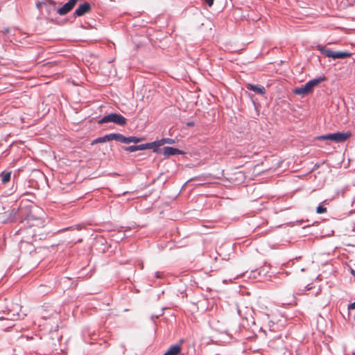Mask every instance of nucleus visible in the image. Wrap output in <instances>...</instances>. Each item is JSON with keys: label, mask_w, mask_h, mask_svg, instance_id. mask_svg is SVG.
<instances>
[{"label": "nucleus", "mask_w": 355, "mask_h": 355, "mask_svg": "<svg viewBox=\"0 0 355 355\" xmlns=\"http://www.w3.org/2000/svg\"><path fill=\"white\" fill-rule=\"evenodd\" d=\"M21 308L18 304L8 302L6 305V310H3L6 316H0V321H5V324L0 325L2 329H8L14 326L13 322L19 319Z\"/></svg>", "instance_id": "obj_1"}, {"label": "nucleus", "mask_w": 355, "mask_h": 355, "mask_svg": "<svg viewBox=\"0 0 355 355\" xmlns=\"http://www.w3.org/2000/svg\"><path fill=\"white\" fill-rule=\"evenodd\" d=\"M317 49L323 55L328 58L336 59H345L349 58L352 53L349 52L334 51L329 49H327L323 46H317Z\"/></svg>", "instance_id": "obj_2"}, {"label": "nucleus", "mask_w": 355, "mask_h": 355, "mask_svg": "<svg viewBox=\"0 0 355 355\" xmlns=\"http://www.w3.org/2000/svg\"><path fill=\"white\" fill-rule=\"evenodd\" d=\"M110 122L114 123L119 125H125L127 123V120L120 114L111 113L107 116H103L101 120L98 121L99 124Z\"/></svg>", "instance_id": "obj_3"}, {"label": "nucleus", "mask_w": 355, "mask_h": 355, "mask_svg": "<svg viewBox=\"0 0 355 355\" xmlns=\"http://www.w3.org/2000/svg\"><path fill=\"white\" fill-rule=\"evenodd\" d=\"M239 313L245 321V324L248 327H250L255 324L254 311L252 308L245 307L243 309H239Z\"/></svg>", "instance_id": "obj_4"}, {"label": "nucleus", "mask_w": 355, "mask_h": 355, "mask_svg": "<svg viewBox=\"0 0 355 355\" xmlns=\"http://www.w3.org/2000/svg\"><path fill=\"white\" fill-rule=\"evenodd\" d=\"M79 0H69L62 8L58 10V13L60 15H64L69 12L77 3Z\"/></svg>", "instance_id": "obj_5"}, {"label": "nucleus", "mask_w": 355, "mask_h": 355, "mask_svg": "<svg viewBox=\"0 0 355 355\" xmlns=\"http://www.w3.org/2000/svg\"><path fill=\"white\" fill-rule=\"evenodd\" d=\"M91 10V5L88 2H85L83 4H80L78 8L75 10L74 15L78 17L83 16Z\"/></svg>", "instance_id": "obj_6"}, {"label": "nucleus", "mask_w": 355, "mask_h": 355, "mask_svg": "<svg viewBox=\"0 0 355 355\" xmlns=\"http://www.w3.org/2000/svg\"><path fill=\"white\" fill-rule=\"evenodd\" d=\"M351 136H352V134L349 132H338L336 133H333V140L332 141H334L335 142H337V143L344 142L347 139H348Z\"/></svg>", "instance_id": "obj_7"}, {"label": "nucleus", "mask_w": 355, "mask_h": 355, "mask_svg": "<svg viewBox=\"0 0 355 355\" xmlns=\"http://www.w3.org/2000/svg\"><path fill=\"white\" fill-rule=\"evenodd\" d=\"M163 355H182V345L176 344L171 346Z\"/></svg>", "instance_id": "obj_8"}, {"label": "nucleus", "mask_w": 355, "mask_h": 355, "mask_svg": "<svg viewBox=\"0 0 355 355\" xmlns=\"http://www.w3.org/2000/svg\"><path fill=\"white\" fill-rule=\"evenodd\" d=\"M324 80H325L324 77L313 79V80L307 82L305 84V86L307 88V90L309 91V92L311 93L313 92L315 87L318 85L321 82L324 81Z\"/></svg>", "instance_id": "obj_9"}, {"label": "nucleus", "mask_w": 355, "mask_h": 355, "mask_svg": "<svg viewBox=\"0 0 355 355\" xmlns=\"http://www.w3.org/2000/svg\"><path fill=\"white\" fill-rule=\"evenodd\" d=\"M324 80H325L324 77L313 79V80L307 82L305 84V86L307 88V90L309 91V92L311 93L313 92L315 87L318 85L321 82L324 81Z\"/></svg>", "instance_id": "obj_10"}, {"label": "nucleus", "mask_w": 355, "mask_h": 355, "mask_svg": "<svg viewBox=\"0 0 355 355\" xmlns=\"http://www.w3.org/2000/svg\"><path fill=\"white\" fill-rule=\"evenodd\" d=\"M163 154L165 155V156H171V155H182L184 153L178 149V148H173V147H169V146H166V147H164L163 149Z\"/></svg>", "instance_id": "obj_11"}, {"label": "nucleus", "mask_w": 355, "mask_h": 355, "mask_svg": "<svg viewBox=\"0 0 355 355\" xmlns=\"http://www.w3.org/2000/svg\"><path fill=\"white\" fill-rule=\"evenodd\" d=\"M246 88L250 91H253L261 95H263L266 92V90L264 87L252 85L251 83H248L246 85Z\"/></svg>", "instance_id": "obj_12"}, {"label": "nucleus", "mask_w": 355, "mask_h": 355, "mask_svg": "<svg viewBox=\"0 0 355 355\" xmlns=\"http://www.w3.org/2000/svg\"><path fill=\"white\" fill-rule=\"evenodd\" d=\"M144 140V137L139 138L134 136L127 137L121 134V143L123 144H130L131 142L137 144Z\"/></svg>", "instance_id": "obj_13"}, {"label": "nucleus", "mask_w": 355, "mask_h": 355, "mask_svg": "<svg viewBox=\"0 0 355 355\" xmlns=\"http://www.w3.org/2000/svg\"><path fill=\"white\" fill-rule=\"evenodd\" d=\"M105 142L115 140L121 142V134L120 133H111L104 136Z\"/></svg>", "instance_id": "obj_14"}, {"label": "nucleus", "mask_w": 355, "mask_h": 355, "mask_svg": "<svg viewBox=\"0 0 355 355\" xmlns=\"http://www.w3.org/2000/svg\"><path fill=\"white\" fill-rule=\"evenodd\" d=\"M293 92L295 94L302 95V96H305V95L309 94L305 85H302L300 87L295 88V90L293 91Z\"/></svg>", "instance_id": "obj_15"}, {"label": "nucleus", "mask_w": 355, "mask_h": 355, "mask_svg": "<svg viewBox=\"0 0 355 355\" xmlns=\"http://www.w3.org/2000/svg\"><path fill=\"white\" fill-rule=\"evenodd\" d=\"M293 92L295 94L302 95V96H305V95L309 94L305 85H302L300 87L295 88V90L293 91Z\"/></svg>", "instance_id": "obj_16"}, {"label": "nucleus", "mask_w": 355, "mask_h": 355, "mask_svg": "<svg viewBox=\"0 0 355 355\" xmlns=\"http://www.w3.org/2000/svg\"><path fill=\"white\" fill-rule=\"evenodd\" d=\"M1 182L3 184H6L10 180L11 173L3 171L1 173Z\"/></svg>", "instance_id": "obj_17"}, {"label": "nucleus", "mask_w": 355, "mask_h": 355, "mask_svg": "<svg viewBox=\"0 0 355 355\" xmlns=\"http://www.w3.org/2000/svg\"><path fill=\"white\" fill-rule=\"evenodd\" d=\"M157 143H158L159 146H163L165 144H173L175 143V141L173 139L170 138H164L157 141Z\"/></svg>", "instance_id": "obj_18"}, {"label": "nucleus", "mask_w": 355, "mask_h": 355, "mask_svg": "<svg viewBox=\"0 0 355 355\" xmlns=\"http://www.w3.org/2000/svg\"><path fill=\"white\" fill-rule=\"evenodd\" d=\"M146 148V149H153L155 152H157V148L159 147L158 143H157V141L151 142V143H146L145 144Z\"/></svg>", "instance_id": "obj_19"}, {"label": "nucleus", "mask_w": 355, "mask_h": 355, "mask_svg": "<svg viewBox=\"0 0 355 355\" xmlns=\"http://www.w3.org/2000/svg\"><path fill=\"white\" fill-rule=\"evenodd\" d=\"M318 140H333V134H328L325 135H322L317 137Z\"/></svg>", "instance_id": "obj_20"}, {"label": "nucleus", "mask_w": 355, "mask_h": 355, "mask_svg": "<svg viewBox=\"0 0 355 355\" xmlns=\"http://www.w3.org/2000/svg\"><path fill=\"white\" fill-rule=\"evenodd\" d=\"M124 150L127 152H135L137 151V146H130L124 147Z\"/></svg>", "instance_id": "obj_21"}, {"label": "nucleus", "mask_w": 355, "mask_h": 355, "mask_svg": "<svg viewBox=\"0 0 355 355\" xmlns=\"http://www.w3.org/2000/svg\"><path fill=\"white\" fill-rule=\"evenodd\" d=\"M316 212L318 214H323L327 212V208L324 206L319 205L316 209Z\"/></svg>", "instance_id": "obj_22"}, {"label": "nucleus", "mask_w": 355, "mask_h": 355, "mask_svg": "<svg viewBox=\"0 0 355 355\" xmlns=\"http://www.w3.org/2000/svg\"><path fill=\"white\" fill-rule=\"evenodd\" d=\"M103 142H105V137H98V138L94 139L92 141V144H98V143H103Z\"/></svg>", "instance_id": "obj_23"}, {"label": "nucleus", "mask_w": 355, "mask_h": 355, "mask_svg": "<svg viewBox=\"0 0 355 355\" xmlns=\"http://www.w3.org/2000/svg\"><path fill=\"white\" fill-rule=\"evenodd\" d=\"M137 150H142L146 149L145 144H144L137 145Z\"/></svg>", "instance_id": "obj_24"}, {"label": "nucleus", "mask_w": 355, "mask_h": 355, "mask_svg": "<svg viewBox=\"0 0 355 355\" xmlns=\"http://www.w3.org/2000/svg\"><path fill=\"white\" fill-rule=\"evenodd\" d=\"M205 2L207 3V5H208L209 7H211V6L213 5V3H214V0H205Z\"/></svg>", "instance_id": "obj_25"}, {"label": "nucleus", "mask_w": 355, "mask_h": 355, "mask_svg": "<svg viewBox=\"0 0 355 355\" xmlns=\"http://www.w3.org/2000/svg\"><path fill=\"white\" fill-rule=\"evenodd\" d=\"M348 309H355V302L348 305Z\"/></svg>", "instance_id": "obj_26"}, {"label": "nucleus", "mask_w": 355, "mask_h": 355, "mask_svg": "<svg viewBox=\"0 0 355 355\" xmlns=\"http://www.w3.org/2000/svg\"><path fill=\"white\" fill-rule=\"evenodd\" d=\"M187 125L189 126H192V125H193V123L191 122V123H189Z\"/></svg>", "instance_id": "obj_27"}, {"label": "nucleus", "mask_w": 355, "mask_h": 355, "mask_svg": "<svg viewBox=\"0 0 355 355\" xmlns=\"http://www.w3.org/2000/svg\"><path fill=\"white\" fill-rule=\"evenodd\" d=\"M238 174L240 175L241 176H243V174L241 172H239Z\"/></svg>", "instance_id": "obj_28"}]
</instances>
